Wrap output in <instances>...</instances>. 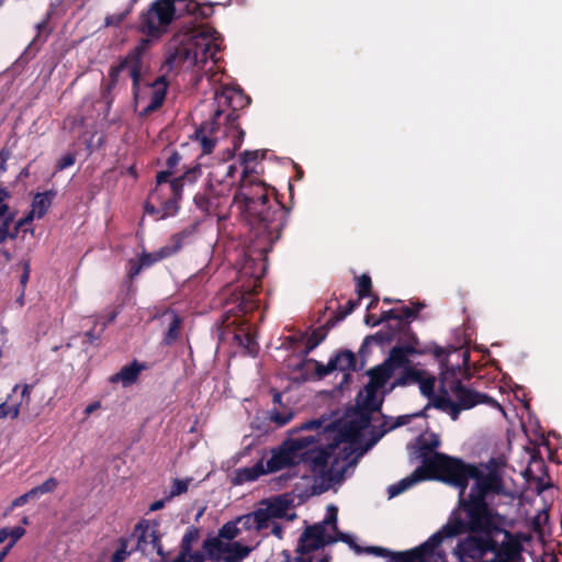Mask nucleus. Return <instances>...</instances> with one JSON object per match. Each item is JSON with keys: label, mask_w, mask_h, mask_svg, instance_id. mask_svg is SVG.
Listing matches in <instances>:
<instances>
[{"label": "nucleus", "mask_w": 562, "mask_h": 562, "mask_svg": "<svg viewBox=\"0 0 562 562\" xmlns=\"http://www.w3.org/2000/svg\"><path fill=\"white\" fill-rule=\"evenodd\" d=\"M359 432V428H357L353 424H349L345 426L340 431L339 437L346 441L352 440Z\"/></svg>", "instance_id": "obj_63"}, {"label": "nucleus", "mask_w": 562, "mask_h": 562, "mask_svg": "<svg viewBox=\"0 0 562 562\" xmlns=\"http://www.w3.org/2000/svg\"><path fill=\"white\" fill-rule=\"evenodd\" d=\"M21 404L8 405L5 402L0 404V419L10 417L15 419L20 415Z\"/></svg>", "instance_id": "obj_54"}, {"label": "nucleus", "mask_w": 562, "mask_h": 562, "mask_svg": "<svg viewBox=\"0 0 562 562\" xmlns=\"http://www.w3.org/2000/svg\"><path fill=\"white\" fill-rule=\"evenodd\" d=\"M315 442L316 438L314 436L284 440L279 447L271 450V457L267 461L266 468L268 473L299 465L301 463V451Z\"/></svg>", "instance_id": "obj_10"}, {"label": "nucleus", "mask_w": 562, "mask_h": 562, "mask_svg": "<svg viewBox=\"0 0 562 562\" xmlns=\"http://www.w3.org/2000/svg\"><path fill=\"white\" fill-rule=\"evenodd\" d=\"M446 384L448 396L453 395L457 404L461 408L470 409L477 404H488L491 406H498L499 404L491 396L473 391L464 386L460 379L456 376V369L451 368L445 370L440 375L439 385Z\"/></svg>", "instance_id": "obj_11"}, {"label": "nucleus", "mask_w": 562, "mask_h": 562, "mask_svg": "<svg viewBox=\"0 0 562 562\" xmlns=\"http://www.w3.org/2000/svg\"><path fill=\"white\" fill-rule=\"evenodd\" d=\"M330 360L336 364V370L350 372L356 370L357 359L352 351L341 350Z\"/></svg>", "instance_id": "obj_36"}, {"label": "nucleus", "mask_w": 562, "mask_h": 562, "mask_svg": "<svg viewBox=\"0 0 562 562\" xmlns=\"http://www.w3.org/2000/svg\"><path fill=\"white\" fill-rule=\"evenodd\" d=\"M148 87L150 88L149 101L139 111V117H147L162 106L168 90V81L165 76H159Z\"/></svg>", "instance_id": "obj_19"}, {"label": "nucleus", "mask_w": 562, "mask_h": 562, "mask_svg": "<svg viewBox=\"0 0 562 562\" xmlns=\"http://www.w3.org/2000/svg\"><path fill=\"white\" fill-rule=\"evenodd\" d=\"M233 339L239 347L244 348L247 353L255 356L258 352V345L254 336L243 327L234 333Z\"/></svg>", "instance_id": "obj_37"}, {"label": "nucleus", "mask_w": 562, "mask_h": 562, "mask_svg": "<svg viewBox=\"0 0 562 562\" xmlns=\"http://www.w3.org/2000/svg\"><path fill=\"white\" fill-rule=\"evenodd\" d=\"M117 85L112 83V81L109 80H102L101 82V98L106 103V105L110 108L114 101V97L112 94L113 90L115 89Z\"/></svg>", "instance_id": "obj_52"}, {"label": "nucleus", "mask_w": 562, "mask_h": 562, "mask_svg": "<svg viewBox=\"0 0 562 562\" xmlns=\"http://www.w3.org/2000/svg\"><path fill=\"white\" fill-rule=\"evenodd\" d=\"M434 407L441 412L448 413L452 420H457L462 411H467L465 408H461V406L448 396V392L446 390V384L438 386V397L434 401Z\"/></svg>", "instance_id": "obj_26"}, {"label": "nucleus", "mask_w": 562, "mask_h": 562, "mask_svg": "<svg viewBox=\"0 0 562 562\" xmlns=\"http://www.w3.org/2000/svg\"><path fill=\"white\" fill-rule=\"evenodd\" d=\"M411 323L412 321H406L400 326L389 325L381 330L390 339V344L396 342L389 353L397 351L403 366L409 362L411 356L432 353L437 360H441L447 355L446 350L437 345H422Z\"/></svg>", "instance_id": "obj_5"}, {"label": "nucleus", "mask_w": 562, "mask_h": 562, "mask_svg": "<svg viewBox=\"0 0 562 562\" xmlns=\"http://www.w3.org/2000/svg\"><path fill=\"white\" fill-rule=\"evenodd\" d=\"M202 176L201 165L196 164L190 168H188L181 176L171 179L167 183V191H183L184 186H191L198 181V179Z\"/></svg>", "instance_id": "obj_27"}, {"label": "nucleus", "mask_w": 562, "mask_h": 562, "mask_svg": "<svg viewBox=\"0 0 562 562\" xmlns=\"http://www.w3.org/2000/svg\"><path fill=\"white\" fill-rule=\"evenodd\" d=\"M233 203L250 226L246 263L249 260H266L288 224L289 210L278 200L271 201L269 187L258 175L249 177L247 171L241 173ZM243 271L247 273V265L243 267Z\"/></svg>", "instance_id": "obj_2"}, {"label": "nucleus", "mask_w": 562, "mask_h": 562, "mask_svg": "<svg viewBox=\"0 0 562 562\" xmlns=\"http://www.w3.org/2000/svg\"><path fill=\"white\" fill-rule=\"evenodd\" d=\"M403 371L400 373V375L392 382L389 390L383 392V394L392 392L397 386H406L409 384H416L417 381L422 378V375H425L426 372L424 370L416 369L412 366V362L404 364L401 367Z\"/></svg>", "instance_id": "obj_30"}, {"label": "nucleus", "mask_w": 562, "mask_h": 562, "mask_svg": "<svg viewBox=\"0 0 562 562\" xmlns=\"http://www.w3.org/2000/svg\"><path fill=\"white\" fill-rule=\"evenodd\" d=\"M150 38H142L135 47H133L126 56L121 57L119 63L112 65L109 69V81L112 83H119L121 74L128 69L130 77L132 79V91L136 104L138 105L144 98L139 95L142 69H143V57L150 47Z\"/></svg>", "instance_id": "obj_7"}, {"label": "nucleus", "mask_w": 562, "mask_h": 562, "mask_svg": "<svg viewBox=\"0 0 562 562\" xmlns=\"http://www.w3.org/2000/svg\"><path fill=\"white\" fill-rule=\"evenodd\" d=\"M176 8L178 16L184 14L194 15L195 10L199 8V2L195 0H176Z\"/></svg>", "instance_id": "obj_49"}, {"label": "nucleus", "mask_w": 562, "mask_h": 562, "mask_svg": "<svg viewBox=\"0 0 562 562\" xmlns=\"http://www.w3.org/2000/svg\"><path fill=\"white\" fill-rule=\"evenodd\" d=\"M216 32L212 34L209 32H201L194 36L189 44V47L183 49H177L173 54H170L166 59V65L172 68L178 55H182V59L191 58L193 64L206 63L209 59H214L216 53L220 50L218 45L215 43Z\"/></svg>", "instance_id": "obj_12"}, {"label": "nucleus", "mask_w": 562, "mask_h": 562, "mask_svg": "<svg viewBox=\"0 0 562 562\" xmlns=\"http://www.w3.org/2000/svg\"><path fill=\"white\" fill-rule=\"evenodd\" d=\"M55 195L56 192L53 190H47L43 193H37L33 199L32 211L29 214H32V217L36 215L38 218H42L50 207Z\"/></svg>", "instance_id": "obj_33"}, {"label": "nucleus", "mask_w": 562, "mask_h": 562, "mask_svg": "<svg viewBox=\"0 0 562 562\" xmlns=\"http://www.w3.org/2000/svg\"><path fill=\"white\" fill-rule=\"evenodd\" d=\"M193 200L199 210L210 216H216L218 221L227 220V210L234 204L227 195L215 192L212 184L203 193H196Z\"/></svg>", "instance_id": "obj_16"}, {"label": "nucleus", "mask_w": 562, "mask_h": 562, "mask_svg": "<svg viewBox=\"0 0 562 562\" xmlns=\"http://www.w3.org/2000/svg\"><path fill=\"white\" fill-rule=\"evenodd\" d=\"M336 542L334 537L326 533L324 524H314L308 526L300 537L297 551L306 554L318 550L328 543Z\"/></svg>", "instance_id": "obj_17"}, {"label": "nucleus", "mask_w": 562, "mask_h": 562, "mask_svg": "<svg viewBox=\"0 0 562 562\" xmlns=\"http://www.w3.org/2000/svg\"><path fill=\"white\" fill-rule=\"evenodd\" d=\"M360 304V300H349L344 306H339L336 313L327 319L328 326H335L350 315Z\"/></svg>", "instance_id": "obj_41"}, {"label": "nucleus", "mask_w": 562, "mask_h": 562, "mask_svg": "<svg viewBox=\"0 0 562 562\" xmlns=\"http://www.w3.org/2000/svg\"><path fill=\"white\" fill-rule=\"evenodd\" d=\"M402 366L401 358L397 351H395L389 353L387 358L381 364L368 370L369 382L364 386L366 398L363 403L367 411L371 413L380 411L383 397H378V391L385 386L394 371Z\"/></svg>", "instance_id": "obj_8"}, {"label": "nucleus", "mask_w": 562, "mask_h": 562, "mask_svg": "<svg viewBox=\"0 0 562 562\" xmlns=\"http://www.w3.org/2000/svg\"><path fill=\"white\" fill-rule=\"evenodd\" d=\"M215 100L218 106L227 104L231 108V111L225 116H222V122L224 123V135L232 136V147L227 148L226 153L228 158H233L240 148L245 137V131L239 124L240 115L238 110L249 105L251 100L241 90L235 89L216 92Z\"/></svg>", "instance_id": "obj_6"}, {"label": "nucleus", "mask_w": 562, "mask_h": 562, "mask_svg": "<svg viewBox=\"0 0 562 562\" xmlns=\"http://www.w3.org/2000/svg\"><path fill=\"white\" fill-rule=\"evenodd\" d=\"M268 471L263 465V460H259L252 467H244L237 469L235 472L234 484H243L246 482L256 481L263 474H267Z\"/></svg>", "instance_id": "obj_32"}, {"label": "nucleus", "mask_w": 562, "mask_h": 562, "mask_svg": "<svg viewBox=\"0 0 562 562\" xmlns=\"http://www.w3.org/2000/svg\"><path fill=\"white\" fill-rule=\"evenodd\" d=\"M25 533V529L23 527L16 526L12 529H9V537L11 538L10 542L4 547V549H9V551L14 547L18 540H20Z\"/></svg>", "instance_id": "obj_61"}, {"label": "nucleus", "mask_w": 562, "mask_h": 562, "mask_svg": "<svg viewBox=\"0 0 562 562\" xmlns=\"http://www.w3.org/2000/svg\"><path fill=\"white\" fill-rule=\"evenodd\" d=\"M427 480H436L459 488V497L468 488L469 480L475 476V465L468 464L461 459L435 452L430 459L424 460Z\"/></svg>", "instance_id": "obj_3"}, {"label": "nucleus", "mask_w": 562, "mask_h": 562, "mask_svg": "<svg viewBox=\"0 0 562 562\" xmlns=\"http://www.w3.org/2000/svg\"><path fill=\"white\" fill-rule=\"evenodd\" d=\"M199 225L200 223L195 221L183 227L180 232L171 235L167 244L175 255H177L184 247V245H188L192 241L194 236L198 234Z\"/></svg>", "instance_id": "obj_25"}, {"label": "nucleus", "mask_w": 562, "mask_h": 562, "mask_svg": "<svg viewBox=\"0 0 562 562\" xmlns=\"http://www.w3.org/2000/svg\"><path fill=\"white\" fill-rule=\"evenodd\" d=\"M372 292V281L368 274H362L357 281V294L358 299L370 296Z\"/></svg>", "instance_id": "obj_48"}, {"label": "nucleus", "mask_w": 562, "mask_h": 562, "mask_svg": "<svg viewBox=\"0 0 562 562\" xmlns=\"http://www.w3.org/2000/svg\"><path fill=\"white\" fill-rule=\"evenodd\" d=\"M427 481V475L425 471V467L420 465L414 470V472L407 476L402 479L396 484L390 485L387 488V493L390 498L395 497L403 492H405L407 488L412 487L416 483Z\"/></svg>", "instance_id": "obj_28"}, {"label": "nucleus", "mask_w": 562, "mask_h": 562, "mask_svg": "<svg viewBox=\"0 0 562 562\" xmlns=\"http://www.w3.org/2000/svg\"><path fill=\"white\" fill-rule=\"evenodd\" d=\"M467 535L453 549L459 562H524L522 544L510 531L502 527L499 518H474L454 509L447 522L432 536L430 544L439 547L446 539Z\"/></svg>", "instance_id": "obj_1"}, {"label": "nucleus", "mask_w": 562, "mask_h": 562, "mask_svg": "<svg viewBox=\"0 0 562 562\" xmlns=\"http://www.w3.org/2000/svg\"><path fill=\"white\" fill-rule=\"evenodd\" d=\"M505 462L501 458H491L486 463L481 464L486 473H502L501 469Z\"/></svg>", "instance_id": "obj_58"}, {"label": "nucleus", "mask_w": 562, "mask_h": 562, "mask_svg": "<svg viewBox=\"0 0 562 562\" xmlns=\"http://www.w3.org/2000/svg\"><path fill=\"white\" fill-rule=\"evenodd\" d=\"M182 157L177 150H172L166 160L167 169L157 172L156 187L150 191V199H158L161 191V186L170 181V177L175 172V168L180 164Z\"/></svg>", "instance_id": "obj_22"}, {"label": "nucleus", "mask_w": 562, "mask_h": 562, "mask_svg": "<svg viewBox=\"0 0 562 562\" xmlns=\"http://www.w3.org/2000/svg\"><path fill=\"white\" fill-rule=\"evenodd\" d=\"M291 505V501L285 496H277L268 502L267 507L272 518H283Z\"/></svg>", "instance_id": "obj_40"}, {"label": "nucleus", "mask_w": 562, "mask_h": 562, "mask_svg": "<svg viewBox=\"0 0 562 562\" xmlns=\"http://www.w3.org/2000/svg\"><path fill=\"white\" fill-rule=\"evenodd\" d=\"M438 547L430 544V538L413 550L392 552L390 562H426V555H431Z\"/></svg>", "instance_id": "obj_21"}, {"label": "nucleus", "mask_w": 562, "mask_h": 562, "mask_svg": "<svg viewBox=\"0 0 562 562\" xmlns=\"http://www.w3.org/2000/svg\"><path fill=\"white\" fill-rule=\"evenodd\" d=\"M172 256H175L173 251L170 249L168 244H166L156 251H153V252L143 251L139 256V259L142 261L144 268L146 269V268H149L153 265H155L164 259L170 258Z\"/></svg>", "instance_id": "obj_35"}, {"label": "nucleus", "mask_w": 562, "mask_h": 562, "mask_svg": "<svg viewBox=\"0 0 562 562\" xmlns=\"http://www.w3.org/2000/svg\"><path fill=\"white\" fill-rule=\"evenodd\" d=\"M255 522L257 525V530H262L269 527V521L272 519L268 507L258 508L251 512Z\"/></svg>", "instance_id": "obj_46"}, {"label": "nucleus", "mask_w": 562, "mask_h": 562, "mask_svg": "<svg viewBox=\"0 0 562 562\" xmlns=\"http://www.w3.org/2000/svg\"><path fill=\"white\" fill-rule=\"evenodd\" d=\"M202 548L213 562H241L251 551V548L240 542H225L217 537H207Z\"/></svg>", "instance_id": "obj_14"}, {"label": "nucleus", "mask_w": 562, "mask_h": 562, "mask_svg": "<svg viewBox=\"0 0 562 562\" xmlns=\"http://www.w3.org/2000/svg\"><path fill=\"white\" fill-rule=\"evenodd\" d=\"M439 445L440 440L434 434L429 437H419L417 439V452L418 458L422 460V465H424V460L431 458Z\"/></svg>", "instance_id": "obj_34"}, {"label": "nucleus", "mask_w": 562, "mask_h": 562, "mask_svg": "<svg viewBox=\"0 0 562 562\" xmlns=\"http://www.w3.org/2000/svg\"><path fill=\"white\" fill-rule=\"evenodd\" d=\"M224 110L216 109L213 116L209 122H204L194 133V138L200 142L202 153L204 155L211 154L216 143L222 138H231L229 135H224V123L222 116Z\"/></svg>", "instance_id": "obj_15"}, {"label": "nucleus", "mask_w": 562, "mask_h": 562, "mask_svg": "<svg viewBox=\"0 0 562 562\" xmlns=\"http://www.w3.org/2000/svg\"><path fill=\"white\" fill-rule=\"evenodd\" d=\"M189 482L190 480L175 479L170 491V497L179 496L186 493L189 488Z\"/></svg>", "instance_id": "obj_55"}, {"label": "nucleus", "mask_w": 562, "mask_h": 562, "mask_svg": "<svg viewBox=\"0 0 562 562\" xmlns=\"http://www.w3.org/2000/svg\"><path fill=\"white\" fill-rule=\"evenodd\" d=\"M308 448L301 451V463H308L315 473H325L331 453L326 449Z\"/></svg>", "instance_id": "obj_20"}, {"label": "nucleus", "mask_w": 562, "mask_h": 562, "mask_svg": "<svg viewBox=\"0 0 562 562\" xmlns=\"http://www.w3.org/2000/svg\"><path fill=\"white\" fill-rule=\"evenodd\" d=\"M331 327L333 326H328L326 323L324 326L315 328L307 338V340L311 341L315 347H317L325 340L328 329Z\"/></svg>", "instance_id": "obj_53"}, {"label": "nucleus", "mask_w": 562, "mask_h": 562, "mask_svg": "<svg viewBox=\"0 0 562 562\" xmlns=\"http://www.w3.org/2000/svg\"><path fill=\"white\" fill-rule=\"evenodd\" d=\"M371 345H376V346H380L383 348L384 346L390 345V339L386 338L381 333V330L375 333L374 335H369L363 339V341L359 348V355L361 357H364L370 351Z\"/></svg>", "instance_id": "obj_42"}, {"label": "nucleus", "mask_w": 562, "mask_h": 562, "mask_svg": "<svg viewBox=\"0 0 562 562\" xmlns=\"http://www.w3.org/2000/svg\"><path fill=\"white\" fill-rule=\"evenodd\" d=\"M412 417L413 416H411V415H402V416L396 417V419L390 426H387L386 428H384L382 430V434L380 436L384 435L385 432H387L390 430H393L395 428H398L401 426L408 424L411 422Z\"/></svg>", "instance_id": "obj_62"}, {"label": "nucleus", "mask_w": 562, "mask_h": 562, "mask_svg": "<svg viewBox=\"0 0 562 562\" xmlns=\"http://www.w3.org/2000/svg\"><path fill=\"white\" fill-rule=\"evenodd\" d=\"M419 385L420 393L429 400L426 408L430 405L434 406V401L438 397V393L435 392L436 387V379L432 375H422L417 383Z\"/></svg>", "instance_id": "obj_39"}, {"label": "nucleus", "mask_w": 562, "mask_h": 562, "mask_svg": "<svg viewBox=\"0 0 562 562\" xmlns=\"http://www.w3.org/2000/svg\"><path fill=\"white\" fill-rule=\"evenodd\" d=\"M131 12H132V7H127L122 12L109 14L104 19V25L117 27L123 23V21L127 18V15L131 14Z\"/></svg>", "instance_id": "obj_50"}, {"label": "nucleus", "mask_w": 562, "mask_h": 562, "mask_svg": "<svg viewBox=\"0 0 562 562\" xmlns=\"http://www.w3.org/2000/svg\"><path fill=\"white\" fill-rule=\"evenodd\" d=\"M239 533L240 528L237 526V522L235 520L224 524L218 529V535L216 537L224 540L225 542H232V540H234Z\"/></svg>", "instance_id": "obj_44"}, {"label": "nucleus", "mask_w": 562, "mask_h": 562, "mask_svg": "<svg viewBox=\"0 0 562 562\" xmlns=\"http://www.w3.org/2000/svg\"><path fill=\"white\" fill-rule=\"evenodd\" d=\"M145 269L140 259H130L127 262V277L133 280Z\"/></svg>", "instance_id": "obj_57"}, {"label": "nucleus", "mask_w": 562, "mask_h": 562, "mask_svg": "<svg viewBox=\"0 0 562 562\" xmlns=\"http://www.w3.org/2000/svg\"><path fill=\"white\" fill-rule=\"evenodd\" d=\"M162 316H169V325L168 329L164 335L161 344L164 346H171L173 345L181 336V327L183 324V318L171 308H167Z\"/></svg>", "instance_id": "obj_29"}, {"label": "nucleus", "mask_w": 562, "mask_h": 562, "mask_svg": "<svg viewBox=\"0 0 562 562\" xmlns=\"http://www.w3.org/2000/svg\"><path fill=\"white\" fill-rule=\"evenodd\" d=\"M76 162L75 154H67L57 161V169L64 170Z\"/></svg>", "instance_id": "obj_64"}, {"label": "nucleus", "mask_w": 562, "mask_h": 562, "mask_svg": "<svg viewBox=\"0 0 562 562\" xmlns=\"http://www.w3.org/2000/svg\"><path fill=\"white\" fill-rule=\"evenodd\" d=\"M199 538V530L196 528H190L186 531L181 540L180 553L188 555L192 551V543Z\"/></svg>", "instance_id": "obj_47"}, {"label": "nucleus", "mask_w": 562, "mask_h": 562, "mask_svg": "<svg viewBox=\"0 0 562 562\" xmlns=\"http://www.w3.org/2000/svg\"><path fill=\"white\" fill-rule=\"evenodd\" d=\"M266 156L265 151L260 150H245L240 154V165L243 166V172L247 171L249 177L257 176L258 172L251 167V164L257 162L258 159H263Z\"/></svg>", "instance_id": "obj_38"}, {"label": "nucleus", "mask_w": 562, "mask_h": 562, "mask_svg": "<svg viewBox=\"0 0 562 562\" xmlns=\"http://www.w3.org/2000/svg\"><path fill=\"white\" fill-rule=\"evenodd\" d=\"M424 302H412L411 306H402L400 308H391L382 312L380 318L372 323L376 326L381 323H387V326H400L406 321H414L417 318L419 312L425 307Z\"/></svg>", "instance_id": "obj_18"}, {"label": "nucleus", "mask_w": 562, "mask_h": 562, "mask_svg": "<svg viewBox=\"0 0 562 562\" xmlns=\"http://www.w3.org/2000/svg\"><path fill=\"white\" fill-rule=\"evenodd\" d=\"M177 15L176 0H155L139 16V31L150 38L165 34Z\"/></svg>", "instance_id": "obj_9"}, {"label": "nucleus", "mask_w": 562, "mask_h": 562, "mask_svg": "<svg viewBox=\"0 0 562 562\" xmlns=\"http://www.w3.org/2000/svg\"><path fill=\"white\" fill-rule=\"evenodd\" d=\"M260 278L261 273L257 274L252 280L254 284L236 299L238 301L237 307L241 314L250 313L258 307L256 295L258 294V289L261 286Z\"/></svg>", "instance_id": "obj_24"}, {"label": "nucleus", "mask_w": 562, "mask_h": 562, "mask_svg": "<svg viewBox=\"0 0 562 562\" xmlns=\"http://www.w3.org/2000/svg\"><path fill=\"white\" fill-rule=\"evenodd\" d=\"M471 479L475 480V483L468 497L459 499V510L471 515L475 521L485 516L498 518V515L488 507L486 496L488 493L502 492V473H484L475 465V476H471Z\"/></svg>", "instance_id": "obj_4"}, {"label": "nucleus", "mask_w": 562, "mask_h": 562, "mask_svg": "<svg viewBox=\"0 0 562 562\" xmlns=\"http://www.w3.org/2000/svg\"><path fill=\"white\" fill-rule=\"evenodd\" d=\"M159 521L155 519H140L134 527L133 535L137 538L135 550L147 558L159 557L161 560L167 558L161 543V533L159 532Z\"/></svg>", "instance_id": "obj_13"}, {"label": "nucleus", "mask_w": 562, "mask_h": 562, "mask_svg": "<svg viewBox=\"0 0 562 562\" xmlns=\"http://www.w3.org/2000/svg\"><path fill=\"white\" fill-rule=\"evenodd\" d=\"M146 368L147 367L145 363H140L137 360H133L130 364L121 368L119 372L112 374L109 378V381L111 383L121 382L123 386H130L137 381L139 373Z\"/></svg>", "instance_id": "obj_23"}, {"label": "nucleus", "mask_w": 562, "mask_h": 562, "mask_svg": "<svg viewBox=\"0 0 562 562\" xmlns=\"http://www.w3.org/2000/svg\"><path fill=\"white\" fill-rule=\"evenodd\" d=\"M117 542L119 547L112 553L110 562H125L136 551L135 547L128 549L130 539L126 537H121Z\"/></svg>", "instance_id": "obj_43"}, {"label": "nucleus", "mask_w": 562, "mask_h": 562, "mask_svg": "<svg viewBox=\"0 0 562 562\" xmlns=\"http://www.w3.org/2000/svg\"><path fill=\"white\" fill-rule=\"evenodd\" d=\"M166 194L165 188L161 186L159 198L156 199L160 205L161 218L176 215L180 209L179 202L182 198L181 192L168 191L169 196L164 198Z\"/></svg>", "instance_id": "obj_31"}, {"label": "nucleus", "mask_w": 562, "mask_h": 562, "mask_svg": "<svg viewBox=\"0 0 562 562\" xmlns=\"http://www.w3.org/2000/svg\"><path fill=\"white\" fill-rule=\"evenodd\" d=\"M57 485L58 482L55 477H48L42 484L33 487L32 491L34 492L35 497H37L38 495L54 492Z\"/></svg>", "instance_id": "obj_51"}, {"label": "nucleus", "mask_w": 562, "mask_h": 562, "mask_svg": "<svg viewBox=\"0 0 562 562\" xmlns=\"http://www.w3.org/2000/svg\"><path fill=\"white\" fill-rule=\"evenodd\" d=\"M236 522H237V525H240V527H239L240 531L241 530H250V529L257 530V525L255 522V519H254L251 513L238 517L236 519Z\"/></svg>", "instance_id": "obj_59"}, {"label": "nucleus", "mask_w": 562, "mask_h": 562, "mask_svg": "<svg viewBox=\"0 0 562 562\" xmlns=\"http://www.w3.org/2000/svg\"><path fill=\"white\" fill-rule=\"evenodd\" d=\"M311 362L314 363L316 367V375L318 379H323L326 375L330 374L331 372L336 371V364L329 359L327 364H323L322 362L315 360V359H304L299 368H302L304 363Z\"/></svg>", "instance_id": "obj_45"}, {"label": "nucleus", "mask_w": 562, "mask_h": 562, "mask_svg": "<svg viewBox=\"0 0 562 562\" xmlns=\"http://www.w3.org/2000/svg\"><path fill=\"white\" fill-rule=\"evenodd\" d=\"M335 531H336L337 536L334 539H336V541H342V542L349 544V547L351 549H353L355 552H357V553L363 552V549L359 544H357L348 533H344V532L339 531L338 529Z\"/></svg>", "instance_id": "obj_60"}, {"label": "nucleus", "mask_w": 562, "mask_h": 562, "mask_svg": "<svg viewBox=\"0 0 562 562\" xmlns=\"http://www.w3.org/2000/svg\"><path fill=\"white\" fill-rule=\"evenodd\" d=\"M293 414L292 413H281L278 411H274L270 415V420L274 423L277 426L282 427L290 423L292 419Z\"/></svg>", "instance_id": "obj_56"}]
</instances>
